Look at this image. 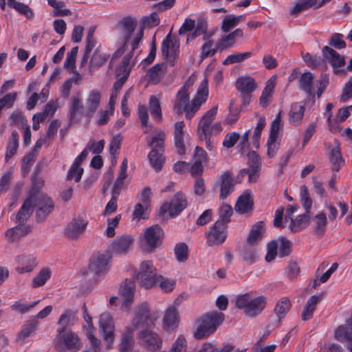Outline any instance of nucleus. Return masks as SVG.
<instances>
[{
    "instance_id": "obj_57",
    "label": "nucleus",
    "mask_w": 352,
    "mask_h": 352,
    "mask_svg": "<svg viewBox=\"0 0 352 352\" xmlns=\"http://www.w3.org/2000/svg\"><path fill=\"white\" fill-rule=\"evenodd\" d=\"M123 137L121 134H116L111 139L109 151L112 159L116 160V154L118 150L120 148L121 143L122 142Z\"/></svg>"
},
{
    "instance_id": "obj_63",
    "label": "nucleus",
    "mask_w": 352,
    "mask_h": 352,
    "mask_svg": "<svg viewBox=\"0 0 352 352\" xmlns=\"http://www.w3.org/2000/svg\"><path fill=\"white\" fill-rule=\"evenodd\" d=\"M148 206H145L142 203H138L135 205L133 212V219H146L148 217Z\"/></svg>"
},
{
    "instance_id": "obj_9",
    "label": "nucleus",
    "mask_w": 352,
    "mask_h": 352,
    "mask_svg": "<svg viewBox=\"0 0 352 352\" xmlns=\"http://www.w3.org/2000/svg\"><path fill=\"white\" fill-rule=\"evenodd\" d=\"M87 225L88 221L84 217L73 218L65 226L64 234L69 239H76L85 232Z\"/></svg>"
},
{
    "instance_id": "obj_12",
    "label": "nucleus",
    "mask_w": 352,
    "mask_h": 352,
    "mask_svg": "<svg viewBox=\"0 0 352 352\" xmlns=\"http://www.w3.org/2000/svg\"><path fill=\"white\" fill-rule=\"evenodd\" d=\"M100 330L104 340L107 342V349H110L114 341V323L113 318L109 314H102L100 317Z\"/></svg>"
},
{
    "instance_id": "obj_5",
    "label": "nucleus",
    "mask_w": 352,
    "mask_h": 352,
    "mask_svg": "<svg viewBox=\"0 0 352 352\" xmlns=\"http://www.w3.org/2000/svg\"><path fill=\"white\" fill-rule=\"evenodd\" d=\"M163 235V230L158 225L146 228L140 240L142 249L146 252H153L162 243Z\"/></svg>"
},
{
    "instance_id": "obj_33",
    "label": "nucleus",
    "mask_w": 352,
    "mask_h": 352,
    "mask_svg": "<svg viewBox=\"0 0 352 352\" xmlns=\"http://www.w3.org/2000/svg\"><path fill=\"white\" fill-rule=\"evenodd\" d=\"M64 344L65 347L72 351V352H77L79 348L78 337L73 333H67L60 338V344ZM58 350L60 352L63 351L60 345H58Z\"/></svg>"
},
{
    "instance_id": "obj_18",
    "label": "nucleus",
    "mask_w": 352,
    "mask_h": 352,
    "mask_svg": "<svg viewBox=\"0 0 352 352\" xmlns=\"http://www.w3.org/2000/svg\"><path fill=\"white\" fill-rule=\"evenodd\" d=\"M15 270L20 274L32 272L37 265L36 257L32 254L18 255L15 258Z\"/></svg>"
},
{
    "instance_id": "obj_56",
    "label": "nucleus",
    "mask_w": 352,
    "mask_h": 352,
    "mask_svg": "<svg viewBox=\"0 0 352 352\" xmlns=\"http://www.w3.org/2000/svg\"><path fill=\"white\" fill-rule=\"evenodd\" d=\"M163 67V65L156 64L149 69L147 74L150 82L155 84L160 82L164 75Z\"/></svg>"
},
{
    "instance_id": "obj_52",
    "label": "nucleus",
    "mask_w": 352,
    "mask_h": 352,
    "mask_svg": "<svg viewBox=\"0 0 352 352\" xmlns=\"http://www.w3.org/2000/svg\"><path fill=\"white\" fill-rule=\"evenodd\" d=\"M75 312L72 310H65L60 316L58 320V324L63 327V329L59 331H63L67 326L72 325L76 321Z\"/></svg>"
},
{
    "instance_id": "obj_40",
    "label": "nucleus",
    "mask_w": 352,
    "mask_h": 352,
    "mask_svg": "<svg viewBox=\"0 0 352 352\" xmlns=\"http://www.w3.org/2000/svg\"><path fill=\"white\" fill-rule=\"evenodd\" d=\"M310 8L316 9V0H296L290 10L291 14H298Z\"/></svg>"
},
{
    "instance_id": "obj_51",
    "label": "nucleus",
    "mask_w": 352,
    "mask_h": 352,
    "mask_svg": "<svg viewBox=\"0 0 352 352\" xmlns=\"http://www.w3.org/2000/svg\"><path fill=\"white\" fill-rule=\"evenodd\" d=\"M7 1L9 7L25 15L28 19H32L34 15L33 12L27 5L15 0H7Z\"/></svg>"
},
{
    "instance_id": "obj_6",
    "label": "nucleus",
    "mask_w": 352,
    "mask_h": 352,
    "mask_svg": "<svg viewBox=\"0 0 352 352\" xmlns=\"http://www.w3.org/2000/svg\"><path fill=\"white\" fill-rule=\"evenodd\" d=\"M314 76L311 72L303 73L299 80V86L301 89L305 91L309 96H312L314 93V87H317L316 94L320 98L327 86L328 81L326 79L320 80H314Z\"/></svg>"
},
{
    "instance_id": "obj_42",
    "label": "nucleus",
    "mask_w": 352,
    "mask_h": 352,
    "mask_svg": "<svg viewBox=\"0 0 352 352\" xmlns=\"http://www.w3.org/2000/svg\"><path fill=\"white\" fill-rule=\"evenodd\" d=\"M127 168L128 161L127 159L125 158L123 160L120 165L119 175L117 177L113 187V192L118 190L120 192L122 188L124 186V181L127 178Z\"/></svg>"
},
{
    "instance_id": "obj_22",
    "label": "nucleus",
    "mask_w": 352,
    "mask_h": 352,
    "mask_svg": "<svg viewBox=\"0 0 352 352\" xmlns=\"http://www.w3.org/2000/svg\"><path fill=\"white\" fill-rule=\"evenodd\" d=\"M36 198L34 195H29L15 217L16 223L23 224L28 219L35 208Z\"/></svg>"
},
{
    "instance_id": "obj_25",
    "label": "nucleus",
    "mask_w": 352,
    "mask_h": 352,
    "mask_svg": "<svg viewBox=\"0 0 352 352\" xmlns=\"http://www.w3.org/2000/svg\"><path fill=\"white\" fill-rule=\"evenodd\" d=\"M220 195L222 199H225L234 188V182L230 171H225L219 179Z\"/></svg>"
},
{
    "instance_id": "obj_16",
    "label": "nucleus",
    "mask_w": 352,
    "mask_h": 352,
    "mask_svg": "<svg viewBox=\"0 0 352 352\" xmlns=\"http://www.w3.org/2000/svg\"><path fill=\"white\" fill-rule=\"evenodd\" d=\"M142 345L151 351H157L162 347L161 338L155 332L150 330H143L138 336Z\"/></svg>"
},
{
    "instance_id": "obj_41",
    "label": "nucleus",
    "mask_w": 352,
    "mask_h": 352,
    "mask_svg": "<svg viewBox=\"0 0 352 352\" xmlns=\"http://www.w3.org/2000/svg\"><path fill=\"white\" fill-rule=\"evenodd\" d=\"M148 106L150 113L156 122L162 120V113L160 100L155 96H151L149 98Z\"/></svg>"
},
{
    "instance_id": "obj_28",
    "label": "nucleus",
    "mask_w": 352,
    "mask_h": 352,
    "mask_svg": "<svg viewBox=\"0 0 352 352\" xmlns=\"http://www.w3.org/2000/svg\"><path fill=\"white\" fill-rule=\"evenodd\" d=\"M30 231V226L18 223L17 226L8 229L5 232V237L10 243L19 240L22 236L28 234Z\"/></svg>"
},
{
    "instance_id": "obj_11",
    "label": "nucleus",
    "mask_w": 352,
    "mask_h": 352,
    "mask_svg": "<svg viewBox=\"0 0 352 352\" xmlns=\"http://www.w3.org/2000/svg\"><path fill=\"white\" fill-rule=\"evenodd\" d=\"M187 206V201L183 194L177 193L170 201L164 203L160 208V214L168 213L173 217L178 215Z\"/></svg>"
},
{
    "instance_id": "obj_59",
    "label": "nucleus",
    "mask_w": 352,
    "mask_h": 352,
    "mask_svg": "<svg viewBox=\"0 0 352 352\" xmlns=\"http://www.w3.org/2000/svg\"><path fill=\"white\" fill-rule=\"evenodd\" d=\"M302 59L307 65L311 68H316L323 65L324 60L319 55H311L309 53L302 54Z\"/></svg>"
},
{
    "instance_id": "obj_58",
    "label": "nucleus",
    "mask_w": 352,
    "mask_h": 352,
    "mask_svg": "<svg viewBox=\"0 0 352 352\" xmlns=\"http://www.w3.org/2000/svg\"><path fill=\"white\" fill-rule=\"evenodd\" d=\"M291 304L287 298H282L276 304L275 311L278 317L280 319L283 318L286 314L289 311Z\"/></svg>"
},
{
    "instance_id": "obj_3",
    "label": "nucleus",
    "mask_w": 352,
    "mask_h": 352,
    "mask_svg": "<svg viewBox=\"0 0 352 352\" xmlns=\"http://www.w3.org/2000/svg\"><path fill=\"white\" fill-rule=\"evenodd\" d=\"M267 303V298L263 295H256L247 292L236 296V307L248 317L254 318L260 315Z\"/></svg>"
},
{
    "instance_id": "obj_64",
    "label": "nucleus",
    "mask_w": 352,
    "mask_h": 352,
    "mask_svg": "<svg viewBox=\"0 0 352 352\" xmlns=\"http://www.w3.org/2000/svg\"><path fill=\"white\" fill-rule=\"evenodd\" d=\"M78 53V47H74L67 54L66 60L64 63V67L69 72H74L75 69L76 58Z\"/></svg>"
},
{
    "instance_id": "obj_43",
    "label": "nucleus",
    "mask_w": 352,
    "mask_h": 352,
    "mask_svg": "<svg viewBox=\"0 0 352 352\" xmlns=\"http://www.w3.org/2000/svg\"><path fill=\"white\" fill-rule=\"evenodd\" d=\"M37 326L38 322L35 318L28 320L17 336L18 340L24 341L36 331Z\"/></svg>"
},
{
    "instance_id": "obj_31",
    "label": "nucleus",
    "mask_w": 352,
    "mask_h": 352,
    "mask_svg": "<svg viewBox=\"0 0 352 352\" xmlns=\"http://www.w3.org/2000/svg\"><path fill=\"white\" fill-rule=\"evenodd\" d=\"M177 50L178 45L171 38L169 33L166 39L163 41L162 44V55L164 58L169 60L170 61H173L175 58Z\"/></svg>"
},
{
    "instance_id": "obj_35",
    "label": "nucleus",
    "mask_w": 352,
    "mask_h": 352,
    "mask_svg": "<svg viewBox=\"0 0 352 352\" xmlns=\"http://www.w3.org/2000/svg\"><path fill=\"white\" fill-rule=\"evenodd\" d=\"M109 58V54L104 52L101 46H98L94 51L89 61L90 69H94L102 66L107 61Z\"/></svg>"
},
{
    "instance_id": "obj_55",
    "label": "nucleus",
    "mask_w": 352,
    "mask_h": 352,
    "mask_svg": "<svg viewBox=\"0 0 352 352\" xmlns=\"http://www.w3.org/2000/svg\"><path fill=\"white\" fill-rule=\"evenodd\" d=\"M138 117L140 120L141 124L144 128V133H148L151 125L148 124V109L144 104H139L138 109Z\"/></svg>"
},
{
    "instance_id": "obj_7",
    "label": "nucleus",
    "mask_w": 352,
    "mask_h": 352,
    "mask_svg": "<svg viewBox=\"0 0 352 352\" xmlns=\"http://www.w3.org/2000/svg\"><path fill=\"white\" fill-rule=\"evenodd\" d=\"M157 276L153 263L151 261H144L140 264L135 278L143 287L149 289L155 285Z\"/></svg>"
},
{
    "instance_id": "obj_37",
    "label": "nucleus",
    "mask_w": 352,
    "mask_h": 352,
    "mask_svg": "<svg viewBox=\"0 0 352 352\" xmlns=\"http://www.w3.org/2000/svg\"><path fill=\"white\" fill-rule=\"evenodd\" d=\"M184 122H177L175 123L174 140L175 145L179 154L182 155L185 152L184 144Z\"/></svg>"
},
{
    "instance_id": "obj_8",
    "label": "nucleus",
    "mask_w": 352,
    "mask_h": 352,
    "mask_svg": "<svg viewBox=\"0 0 352 352\" xmlns=\"http://www.w3.org/2000/svg\"><path fill=\"white\" fill-rule=\"evenodd\" d=\"M205 236L208 245H221L227 238L226 226L221 221H217L205 233Z\"/></svg>"
},
{
    "instance_id": "obj_38",
    "label": "nucleus",
    "mask_w": 352,
    "mask_h": 352,
    "mask_svg": "<svg viewBox=\"0 0 352 352\" xmlns=\"http://www.w3.org/2000/svg\"><path fill=\"white\" fill-rule=\"evenodd\" d=\"M166 138L165 132L160 129H156L151 138L148 140V144L152 148H155L159 151H164V142Z\"/></svg>"
},
{
    "instance_id": "obj_24",
    "label": "nucleus",
    "mask_w": 352,
    "mask_h": 352,
    "mask_svg": "<svg viewBox=\"0 0 352 352\" xmlns=\"http://www.w3.org/2000/svg\"><path fill=\"white\" fill-rule=\"evenodd\" d=\"M82 111L83 106L80 95L72 96L68 103V116L70 122L78 121Z\"/></svg>"
},
{
    "instance_id": "obj_36",
    "label": "nucleus",
    "mask_w": 352,
    "mask_h": 352,
    "mask_svg": "<svg viewBox=\"0 0 352 352\" xmlns=\"http://www.w3.org/2000/svg\"><path fill=\"white\" fill-rule=\"evenodd\" d=\"M276 76H271V78L267 81L265 87L263 90L261 96L259 99L260 104L263 107H265L270 103L274 93V89L276 87Z\"/></svg>"
},
{
    "instance_id": "obj_48",
    "label": "nucleus",
    "mask_w": 352,
    "mask_h": 352,
    "mask_svg": "<svg viewBox=\"0 0 352 352\" xmlns=\"http://www.w3.org/2000/svg\"><path fill=\"white\" fill-rule=\"evenodd\" d=\"M313 226L315 232L318 234H322L326 231L327 226L326 214L322 212L317 214L313 219Z\"/></svg>"
},
{
    "instance_id": "obj_1",
    "label": "nucleus",
    "mask_w": 352,
    "mask_h": 352,
    "mask_svg": "<svg viewBox=\"0 0 352 352\" xmlns=\"http://www.w3.org/2000/svg\"><path fill=\"white\" fill-rule=\"evenodd\" d=\"M195 77L191 76L177 92L173 104V110L177 113H185L186 118L190 120L199 111L208 98V82L206 77L201 81L194 98L189 100L188 89L193 85Z\"/></svg>"
},
{
    "instance_id": "obj_53",
    "label": "nucleus",
    "mask_w": 352,
    "mask_h": 352,
    "mask_svg": "<svg viewBox=\"0 0 352 352\" xmlns=\"http://www.w3.org/2000/svg\"><path fill=\"white\" fill-rule=\"evenodd\" d=\"M252 56V52H246L244 53H234L227 56L223 61L224 65H229L231 64L241 63L249 58Z\"/></svg>"
},
{
    "instance_id": "obj_44",
    "label": "nucleus",
    "mask_w": 352,
    "mask_h": 352,
    "mask_svg": "<svg viewBox=\"0 0 352 352\" xmlns=\"http://www.w3.org/2000/svg\"><path fill=\"white\" fill-rule=\"evenodd\" d=\"M248 156L250 159L252 160L253 162V164L250 166V171L248 173V181L250 182H256L258 175L261 162L258 155L254 151L250 153Z\"/></svg>"
},
{
    "instance_id": "obj_14",
    "label": "nucleus",
    "mask_w": 352,
    "mask_h": 352,
    "mask_svg": "<svg viewBox=\"0 0 352 352\" xmlns=\"http://www.w3.org/2000/svg\"><path fill=\"white\" fill-rule=\"evenodd\" d=\"M121 25L126 38L132 40V50H135L144 36V25L138 26L137 23H121Z\"/></svg>"
},
{
    "instance_id": "obj_21",
    "label": "nucleus",
    "mask_w": 352,
    "mask_h": 352,
    "mask_svg": "<svg viewBox=\"0 0 352 352\" xmlns=\"http://www.w3.org/2000/svg\"><path fill=\"white\" fill-rule=\"evenodd\" d=\"M102 98L101 92L98 89L91 90L85 100V113L88 118H91L100 107Z\"/></svg>"
},
{
    "instance_id": "obj_10",
    "label": "nucleus",
    "mask_w": 352,
    "mask_h": 352,
    "mask_svg": "<svg viewBox=\"0 0 352 352\" xmlns=\"http://www.w3.org/2000/svg\"><path fill=\"white\" fill-rule=\"evenodd\" d=\"M30 195H34L35 199V207L36 206V217L39 221L44 220L54 210L53 201L47 195L38 192H31Z\"/></svg>"
},
{
    "instance_id": "obj_49",
    "label": "nucleus",
    "mask_w": 352,
    "mask_h": 352,
    "mask_svg": "<svg viewBox=\"0 0 352 352\" xmlns=\"http://www.w3.org/2000/svg\"><path fill=\"white\" fill-rule=\"evenodd\" d=\"M309 219V213H307L306 211L305 214L299 215L296 219H291V223L289 225V228L291 231L293 232H297L300 231L305 227Z\"/></svg>"
},
{
    "instance_id": "obj_4",
    "label": "nucleus",
    "mask_w": 352,
    "mask_h": 352,
    "mask_svg": "<svg viewBox=\"0 0 352 352\" xmlns=\"http://www.w3.org/2000/svg\"><path fill=\"white\" fill-rule=\"evenodd\" d=\"M224 319V314L217 311L205 314L199 320V325L194 333V337L200 340L214 333Z\"/></svg>"
},
{
    "instance_id": "obj_50",
    "label": "nucleus",
    "mask_w": 352,
    "mask_h": 352,
    "mask_svg": "<svg viewBox=\"0 0 352 352\" xmlns=\"http://www.w3.org/2000/svg\"><path fill=\"white\" fill-rule=\"evenodd\" d=\"M19 147V135L16 131L12 132L11 139L6 148L5 160L7 162L17 151Z\"/></svg>"
},
{
    "instance_id": "obj_17",
    "label": "nucleus",
    "mask_w": 352,
    "mask_h": 352,
    "mask_svg": "<svg viewBox=\"0 0 352 352\" xmlns=\"http://www.w3.org/2000/svg\"><path fill=\"white\" fill-rule=\"evenodd\" d=\"M133 242V238L129 235H124L116 238L108 247V252L111 255H122L128 252Z\"/></svg>"
},
{
    "instance_id": "obj_26",
    "label": "nucleus",
    "mask_w": 352,
    "mask_h": 352,
    "mask_svg": "<svg viewBox=\"0 0 352 352\" xmlns=\"http://www.w3.org/2000/svg\"><path fill=\"white\" fill-rule=\"evenodd\" d=\"M305 111V107L302 102L292 103L288 114L289 122L293 126H299L304 117Z\"/></svg>"
},
{
    "instance_id": "obj_30",
    "label": "nucleus",
    "mask_w": 352,
    "mask_h": 352,
    "mask_svg": "<svg viewBox=\"0 0 352 352\" xmlns=\"http://www.w3.org/2000/svg\"><path fill=\"white\" fill-rule=\"evenodd\" d=\"M329 158L333 166L332 168L335 170H338L344 164V161L341 153L340 143L338 141H336L335 145L329 146Z\"/></svg>"
},
{
    "instance_id": "obj_2",
    "label": "nucleus",
    "mask_w": 352,
    "mask_h": 352,
    "mask_svg": "<svg viewBox=\"0 0 352 352\" xmlns=\"http://www.w3.org/2000/svg\"><path fill=\"white\" fill-rule=\"evenodd\" d=\"M159 316L158 310L151 309L147 302L136 306L131 324L122 333L120 352H131L134 343L133 332L139 328L154 325Z\"/></svg>"
},
{
    "instance_id": "obj_13",
    "label": "nucleus",
    "mask_w": 352,
    "mask_h": 352,
    "mask_svg": "<svg viewBox=\"0 0 352 352\" xmlns=\"http://www.w3.org/2000/svg\"><path fill=\"white\" fill-rule=\"evenodd\" d=\"M135 286L131 280H126L120 286V300L121 309L124 311L129 310L134 298Z\"/></svg>"
},
{
    "instance_id": "obj_29",
    "label": "nucleus",
    "mask_w": 352,
    "mask_h": 352,
    "mask_svg": "<svg viewBox=\"0 0 352 352\" xmlns=\"http://www.w3.org/2000/svg\"><path fill=\"white\" fill-rule=\"evenodd\" d=\"M243 35L242 30L237 28L230 34L223 36L217 44V50L223 51L232 47L236 38L242 37Z\"/></svg>"
},
{
    "instance_id": "obj_61",
    "label": "nucleus",
    "mask_w": 352,
    "mask_h": 352,
    "mask_svg": "<svg viewBox=\"0 0 352 352\" xmlns=\"http://www.w3.org/2000/svg\"><path fill=\"white\" fill-rule=\"evenodd\" d=\"M283 122L281 121V112L279 111L275 119L272 121L270 129V134L269 138L278 139L280 130L283 128Z\"/></svg>"
},
{
    "instance_id": "obj_45",
    "label": "nucleus",
    "mask_w": 352,
    "mask_h": 352,
    "mask_svg": "<svg viewBox=\"0 0 352 352\" xmlns=\"http://www.w3.org/2000/svg\"><path fill=\"white\" fill-rule=\"evenodd\" d=\"M264 231V223L263 221H258L255 223L248 235L247 241L249 244L254 245L258 241L261 240Z\"/></svg>"
},
{
    "instance_id": "obj_34",
    "label": "nucleus",
    "mask_w": 352,
    "mask_h": 352,
    "mask_svg": "<svg viewBox=\"0 0 352 352\" xmlns=\"http://www.w3.org/2000/svg\"><path fill=\"white\" fill-rule=\"evenodd\" d=\"M83 316L85 322L88 324L87 336L89 340L90 345L93 348L94 352H98L100 349V342L99 340H98L94 335V331L95 329L92 323L91 317L87 314L86 309L84 311Z\"/></svg>"
},
{
    "instance_id": "obj_19",
    "label": "nucleus",
    "mask_w": 352,
    "mask_h": 352,
    "mask_svg": "<svg viewBox=\"0 0 352 352\" xmlns=\"http://www.w3.org/2000/svg\"><path fill=\"white\" fill-rule=\"evenodd\" d=\"M236 87L245 102H249L251 94L256 88L255 80L250 76H241L236 80Z\"/></svg>"
},
{
    "instance_id": "obj_39",
    "label": "nucleus",
    "mask_w": 352,
    "mask_h": 352,
    "mask_svg": "<svg viewBox=\"0 0 352 352\" xmlns=\"http://www.w3.org/2000/svg\"><path fill=\"white\" fill-rule=\"evenodd\" d=\"M164 151L152 148L148 153V158L150 164L156 171L160 170L164 163L165 158L163 155Z\"/></svg>"
},
{
    "instance_id": "obj_47",
    "label": "nucleus",
    "mask_w": 352,
    "mask_h": 352,
    "mask_svg": "<svg viewBox=\"0 0 352 352\" xmlns=\"http://www.w3.org/2000/svg\"><path fill=\"white\" fill-rule=\"evenodd\" d=\"M51 275L52 272L49 267H44L41 269L39 271V272L32 279V287L36 288L44 285L45 283L47 281V280L50 279Z\"/></svg>"
},
{
    "instance_id": "obj_54",
    "label": "nucleus",
    "mask_w": 352,
    "mask_h": 352,
    "mask_svg": "<svg viewBox=\"0 0 352 352\" xmlns=\"http://www.w3.org/2000/svg\"><path fill=\"white\" fill-rule=\"evenodd\" d=\"M300 202L307 213H310L312 206V200L309 197L308 188L305 185L300 186Z\"/></svg>"
},
{
    "instance_id": "obj_20",
    "label": "nucleus",
    "mask_w": 352,
    "mask_h": 352,
    "mask_svg": "<svg viewBox=\"0 0 352 352\" xmlns=\"http://www.w3.org/2000/svg\"><path fill=\"white\" fill-rule=\"evenodd\" d=\"M111 256L109 252L98 255L89 264V270L96 275L100 276L106 273L110 267Z\"/></svg>"
},
{
    "instance_id": "obj_15",
    "label": "nucleus",
    "mask_w": 352,
    "mask_h": 352,
    "mask_svg": "<svg viewBox=\"0 0 352 352\" xmlns=\"http://www.w3.org/2000/svg\"><path fill=\"white\" fill-rule=\"evenodd\" d=\"M179 300V298H177L174 305L169 306L165 311L163 318V327L166 331H174L178 326L179 322V317L177 310V307Z\"/></svg>"
},
{
    "instance_id": "obj_32",
    "label": "nucleus",
    "mask_w": 352,
    "mask_h": 352,
    "mask_svg": "<svg viewBox=\"0 0 352 352\" xmlns=\"http://www.w3.org/2000/svg\"><path fill=\"white\" fill-rule=\"evenodd\" d=\"M322 52L324 58L331 64L333 67H341L344 65V58L332 48L325 46L323 47Z\"/></svg>"
},
{
    "instance_id": "obj_27",
    "label": "nucleus",
    "mask_w": 352,
    "mask_h": 352,
    "mask_svg": "<svg viewBox=\"0 0 352 352\" xmlns=\"http://www.w3.org/2000/svg\"><path fill=\"white\" fill-rule=\"evenodd\" d=\"M252 206V193L250 190H245L239 197L235 205V210L240 214H244L251 210Z\"/></svg>"
},
{
    "instance_id": "obj_60",
    "label": "nucleus",
    "mask_w": 352,
    "mask_h": 352,
    "mask_svg": "<svg viewBox=\"0 0 352 352\" xmlns=\"http://www.w3.org/2000/svg\"><path fill=\"white\" fill-rule=\"evenodd\" d=\"M48 4L54 8V13L57 16H67L70 11L65 8L63 1L58 0H47Z\"/></svg>"
},
{
    "instance_id": "obj_23",
    "label": "nucleus",
    "mask_w": 352,
    "mask_h": 352,
    "mask_svg": "<svg viewBox=\"0 0 352 352\" xmlns=\"http://www.w3.org/2000/svg\"><path fill=\"white\" fill-rule=\"evenodd\" d=\"M217 109L218 106H214L208 111H207L200 118L197 127L200 138H202V136H206L207 133H209L210 124L215 118Z\"/></svg>"
},
{
    "instance_id": "obj_46",
    "label": "nucleus",
    "mask_w": 352,
    "mask_h": 352,
    "mask_svg": "<svg viewBox=\"0 0 352 352\" xmlns=\"http://www.w3.org/2000/svg\"><path fill=\"white\" fill-rule=\"evenodd\" d=\"M318 301L319 297L316 295L311 296L308 299L302 313V320H307L312 317Z\"/></svg>"
},
{
    "instance_id": "obj_62",
    "label": "nucleus",
    "mask_w": 352,
    "mask_h": 352,
    "mask_svg": "<svg viewBox=\"0 0 352 352\" xmlns=\"http://www.w3.org/2000/svg\"><path fill=\"white\" fill-rule=\"evenodd\" d=\"M156 280L155 285H158L160 289L165 292L172 291L176 283L175 280L166 278L162 276H157Z\"/></svg>"
}]
</instances>
